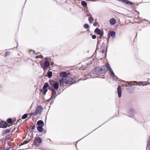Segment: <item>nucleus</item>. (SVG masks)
Segmentation results:
<instances>
[{"label":"nucleus","instance_id":"obj_14","mask_svg":"<svg viewBox=\"0 0 150 150\" xmlns=\"http://www.w3.org/2000/svg\"><path fill=\"white\" fill-rule=\"evenodd\" d=\"M37 125L38 126H42L43 127L44 125V122L41 120L38 121L37 122Z\"/></svg>","mask_w":150,"mask_h":150},{"label":"nucleus","instance_id":"obj_1","mask_svg":"<svg viewBox=\"0 0 150 150\" xmlns=\"http://www.w3.org/2000/svg\"><path fill=\"white\" fill-rule=\"evenodd\" d=\"M60 76L62 78V81L67 84L71 85L76 82L75 80L72 77H70L65 71H62L59 74Z\"/></svg>","mask_w":150,"mask_h":150},{"label":"nucleus","instance_id":"obj_11","mask_svg":"<svg viewBox=\"0 0 150 150\" xmlns=\"http://www.w3.org/2000/svg\"><path fill=\"white\" fill-rule=\"evenodd\" d=\"M118 97L120 98L122 96V87L120 85H119L117 88Z\"/></svg>","mask_w":150,"mask_h":150},{"label":"nucleus","instance_id":"obj_16","mask_svg":"<svg viewBox=\"0 0 150 150\" xmlns=\"http://www.w3.org/2000/svg\"><path fill=\"white\" fill-rule=\"evenodd\" d=\"M109 73L112 77H115L117 79L118 78V77L115 75L112 69L109 71Z\"/></svg>","mask_w":150,"mask_h":150},{"label":"nucleus","instance_id":"obj_12","mask_svg":"<svg viewBox=\"0 0 150 150\" xmlns=\"http://www.w3.org/2000/svg\"><path fill=\"white\" fill-rule=\"evenodd\" d=\"M94 32L99 35H101L103 34V32L98 28H96L95 29Z\"/></svg>","mask_w":150,"mask_h":150},{"label":"nucleus","instance_id":"obj_62","mask_svg":"<svg viewBox=\"0 0 150 150\" xmlns=\"http://www.w3.org/2000/svg\"><path fill=\"white\" fill-rule=\"evenodd\" d=\"M82 139H83V138H82L80 140Z\"/></svg>","mask_w":150,"mask_h":150},{"label":"nucleus","instance_id":"obj_15","mask_svg":"<svg viewBox=\"0 0 150 150\" xmlns=\"http://www.w3.org/2000/svg\"><path fill=\"white\" fill-rule=\"evenodd\" d=\"M50 87H52V86H50L49 84L47 82L45 83L42 87V89H44V88H48V89L49 90Z\"/></svg>","mask_w":150,"mask_h":150},{"label":"nucleus","instance_id":"obj_17","mask_svg":"<svg viewBox=\"0 0 150 150\" xmlns=\"http://www.w3.org/2000/svg\"><path fill=\"white\" fill-rule=\"evenodd\" d=\"M42 109V106L41 105H40L37 107L35 110V111L39 114L41 112Z\"/></svg>","mask_w":150,"mask_h":150},{"label":"nucleus","instance_id":"obj_49","mask_svg":"<svg viewBox=\"0 0 150 150\" xmlns=\"http://www.w3.org/2000/svg\"><path fill=\"white\" fill-rule=\"evenodd\" d=\"M32 127V126H29V127H28V129H29V128H30V127Z\"/></svg>","mask_w":150,"mask_h":150},{"label":"nucleus","instance_id":"obj_50","mask_svg":"<svg viewBox=\"0 0 150 150\" xmlns=\"http://www.w3.org/2000/svg\"><path fill=\"white\" fill-rule=\"evenodd\" d=\"M39 53V52H38V53H36L35 54H38Z\"/></svg>","mask_w":150,"mask_h":150},{"label":"nucleus","instance_id":"obj_30","mask_svg":"<svg viewBox=\"0 0 150 150\" xmlns=\"http://www.w3.org/2000/svg\"><path fill=\"white\" fill-rule=\"evenodd\" d=\"M28 115L27 113H25L22 116V119H26L28 117Z\"/></svg>","mask_w":150,"mask_h":150},{"label":"nucleus","instance_id":"obj_27","mask_svg":"<svg viewBox=\"0 0 150 150\" xmlns=\"http://www.w3.org/2000/svg\"><path fill=\"white\" fill-rule=\"evenodd\" d=\"M116 33L114 31H112L110 34V35L112 38H115V36Z\"/></svg>","mask_w":150,"mask_h":150},{"label":"nucleus","instance_id":"obj_38","mask_svg":"<svg viewBox=\"0 0 150 150\" xmlns=\"http://www.w3.org/2000/svg\"><path fill=\"white\" fill-rule=\"evenodd\" d=\"M103 38H105L106 40H107V44H108V42H109V38H110V37H108V38H106V37H105L104 38L103 37Z\"/></svg>","mask_w":150,"mask_h":150},{"label":"nucleus","instance_id":"obj_54","mask_svg":"<svg viewBox=\"0 0 150 150\" xmlns=\"http://www.w3.org/2000/svg\"><path fill=\"white\" fill-rule=\"evenodd\" d=\"M92 132H93V131H92V132H91L90 133H92Z\"/></svg>","mask_w":150,"mask_h":150},{"label":"nucleus","instance_id":"obj_55","mask_svg":"<svg viewBox=\"0 0 150 150\" xmlns=\"http://www.w3.org/2000/svg\"><path fill=\"white\" fill-rule=\"evenodd\" d=\"M92 132H93V131H92V132H91L90 133H92Z\"/></svg>","mask_w":150,"mask_h":150},{"label":"nucleus","instance_id":"obj_6","mask_svg":"<svg viewBox=\"0 0 150 150\" xmlns=\"http://www.w3.org/2000/svg\"><path fill=\"white\" fill-rule=\"evenodd\" d=\"M49 82H50L51 83H52L53 85H54V84L56 83L57 85H58V88H59V85L60 87H61L62 86L63 87V85L64 84V82L62 81H62H54L53 80H50L49 81Z\"/></svg>","mask_w":150,"mask_h":150},{"label":"nucleus","instance_id":"obj_23","mask_svg":"<svg viewBox=\"0 0 150 150\" xmlns=\"http://www.w3.org/2000/svg\"><path fill=\"white\" fill-rule=\"evenodd\" d=\"M136 112L135 110L132 109H130L129 110V113L132 115H134L135 113Z\"/></svg>","mask_w":150,"mask_h":150},{"label":"nucleus","instance_id":"obj_60","mask_svg":"<svg viewBox=\"0 0 150 150\" xmlns=\"http://www.w3.org/2000/svg\"><path fill=\"white\" fill-rule=\"evenodd\" d=\"M96 129H95V130H93V131H95V130H96Z\"/></svg>","mask_w":150,"mask_h":150},{"label":"nucleus","instance_id":"obj_21","mask_svg":"<svg viewBox=\"0 0 150 150\" xmlns=\"http://www.w3.org/2000/svg\"><path fill=\"white\" fill-rule=\"evenodd\" d=\"M43 127L42 126H38L36 127L37 130L40 132H42L43 131Z\"/></svg>","mask_w":150,"mask_h":150},{"label":"nucleus","instance_id":"obj_37","mask_svg":"<svg viewBox=\"0 0 150 150\" xmlns=\"http://www.w3.org/2000/svg\"><path fill=\"white\" fill-rule=\"evenodd\" d=\"M98 24V22L95 21V22H94L93 23V25L94 26H96Z\"/></svg>","mask_w":150,"mask_h":150},{"label":"nucleus","instance_id":"obj_43","mask_svg":"<svg viewBox=\"0 0 150 150\" xmlns=\"http://www.w3.org/2000/svg\"><path fill=\"white\" fill-rule=\"evenodd\" d=\"M98 45H97L96 49V51H97V50H98Z\"/></svg>","mask_w":150,"mask_h":150},{"label":"nucleus","instance_id":"obj_9","mask_svg":"<svg viewBox=\"0 0 150 150\" xmlns=\"http://www.w3.org/2000/svg\"><path fill=\"white\" fill-rule=\"evenodd\" d=\"M105 45L106 43L105 42H103L101 44V47L100 48L101 49H105V56L106 57L107 55V53L108 51V47L109 46V45H108L107 47H105Z\"/></svg>","mask_w":150,"mask_h":150},{"label":"nucleus","instance_id":"obj_48","mask_svg":"<svg viewBox=\"0 0 150 150\" xmlns=\"http://www.w3.org/2000/svg\"><path fill=\"white\" fill-rule=\"evenodd\" d=\"M33 52L34 54H35L36 53V52H35V51L34 50H33Z\"/></svg>","mask_w":150,"mask_h":150},{"label":"nucleus","instance_id":"obj_10","mask_svg":"<svg viewBox=\"0 0 150 150\" xmlns=\"http://www.w3.org/2000/svg\"><path fill=\"white\" fill-rule=\"evenodd\" d=\"M121 1L122 2L125 3L126 4H129L132 8L134 7L133 3L128 0H121Z\"/></svg>","mask_w":150,"mask_h":150},{"label":"nucleus","instance_id":"obj_4","mask_svg":"<svg viewBox=\"0 0 150 150\" xmlns=\"http://www.w3.org/2000/svg\"><path fill=\"white\" fill-rule=\"evenodd\" d=\"M42 140L41 138L39 137H36L35 138L33 142L34 145L35 146V149H41L39 145L42 142Z\"/></svg>","mask_w":150,"mask_h":150},{"label":"nucleus","instance_id":"obj_34","mask_svg":"<svg viewBox=\"0 0 150 150\" xmlns=\"http://www.w3.org/2000/svg\"><path fill=\"white\" fill-rule=\"evenodd\" d=\"M32 126V131H31V132H32L33 133V130H34L35 129V123L34 124H33V126Z\"/></svg>","mask_w":150,"mask_h":150},{"label":"nucleus","instance_id":"obj_18","mask_svg":"<svg viewBox=\"0 0 150 150\" xmlns=\"http://www.w3.org/2000/svg\"><path fill=\"white\" fill-rule=\"evenodd\" d=\"M50 61H46L44 62V64L46 67L49 68L50 67Z\"/></svg>","mask_w":150,"mask_h":150},{"label":"nucleus","instance_id":"obj_40","mask_svg":"<svg viewBox=\"0 0 150 150\" xmlns=\"http://www.w3.org/2000/svg\"><path fill=\"white\" fill-rule=\"evenodd\" d=\"M112 117H110L109 118L108 120L106 121L105 122L103 123L102 125H101L100 126L98 127H100L102 125L104 124L105 122H108V120H111L112 119Z\"/></svg>","mask_w":150,"mask_h":150},{"label":"nucleus","instance_id":"obj_58","mask_svg":"<svg viewBox=\"0 0 150 150\" xmlns=\"http://www.w3.org/2000/svg\"><path fill=\"white\" fill-rule=\"evenodd\" d=\"M92 132H93V131H92V132H91L90 133H92Z\"/></svg>","mask_w":150,"mask_h":150},{"label":"nucleus","instance_id":"obj_29","mask_svg":"<svg viewBox=\"0 0 150 150\" xmlns=\"http://www.w3.org/2000/svg\"><path fill=\"white\" fill-rule=\"evenodd\" d=\"M149 139L147 142V147H148L149 149L150 150V137H149Z\"/></svg>","mask_w":150,"mask_h":150},{"label":"nucleus","instance_id":"obj_57","mask_svg":"<svg viewBox=\"0 0 150 150\" xmlns=\"http://www.w3.org/2000/svg\"><path fill=\"white\" fill-rule=\"evenodd\" d=\"M92 132H93V131H92V132H91L90 133H92Z\"/></svg>","mask_w":150,"mask_h":150},{"label":"nucleus","instance_id":"obj_41","mask_svg":"<svg viewBox=\"0 0 150 150\" xmlns=\"http://www.w3.org/2000/svg\"><path fill=\"white\" fill-rule=\"evenodd\" d=\"M102 49V50H101V52L103 54L105 52V49Z\"/></svg>","mask_w":150,"mask_h":150},{"label":"nucleus","instance_id":"obj_26","mask_svg":"<svg viewBox=\"0 0 150 150\" xmlns=\"http://www.w3.org/2000/svg\"><path fill=\"white\" fill-rule=\"evenodd\" d=\"M6 122L9 124H11L14 122V121L13 122V120L12 118H9L6 120Z\"/></svg>","mask_w":150,"mask_h":150},{"label":"nucleus","instance_id":"obj_28","mask_svg":"<svg viewBox=\"0 0 150 150\" xmlns=\"http://www.w3.org/2000/svg\"><path fill=\"white\" fill-rule=\"evenodd\" d=\"M11 134H9L7 136L5 137L4 138L5 140V144H6V141L7 140H8L11 137Z\"/></svg>","mask_w":150,"mask_h":150},{"label":"nucleus","instance_id":"obj_46","mask_svg":"<svg viewBox=\"0 0 150 150\" xmlns=\"http://www.w3.org/2000/svg\"><path fill=\"white\" fill-rule=\"evenodd\" d=\"M51 99H50V98L49 99L47 100V101L48 102H49V101H50V100Z\"/></svg>","mask_w":150,"mask_h":150},{"label":"nucleus","instance_id":"obj_47","mask_svg":"<svg viewBox=\"0 0 150 150\" xmlns=\"http://www.w3.org/2000/svg\"><path fill=\"white\" fill-rule=\"evenodd\" d=\"M17 46L16 47V48H18V42H17Z\"/></svg>","mask_w":150,"mask_h":150},{"label":"nucleus","instance_id":"obj_13","mask_svg":"<svg viewBox=\"0 0 150 150\" xmlns=\"http://www.w3.org/2000/svg\"><path fill=\"white\" fill-rule=\"evenodd\" d=\"M87 16H89L88 20L91 23H92L93 21L94 18L92 17L91 14L89 13L88 14H87Z\"/></svg>","mask_w":150,"mask_h":150},{"label":"nucleus","instance_id":"obj_20","mask_svg":"<svg viewBox=\"0 0 150 150\" xmlns=\"http://www.w3.org/2000/svg\"><path fill=\"white\" fill-rule=\"evenodd\" d=\"M116 23V20L115 18H112L110 19V23L111 25H114Z\"/></svg>","mask_w":150,"mask_h":150},{"label":"nucleus","instance_id":"obj_32","mask_svg":"<svg viewBox=\"0 0 150 150\" xmlns=\"http://www.w3.org/2000/svg\"><path fill=\"white\" fill-rule=\"evenodd\" d=\"M81 4L85 6H87V3L85 1H81Z\"/></svg>","mask_w":150,"mask_h":150},{"label":"nucleus","instance_id":"obj_53","mask_svg":"<svg viewBox=\"0 0 150 150\" xmlns=\"http://www.w3.org/2000/svg\"><path fill=\"white\" fill-rule=\"evenodd\" d=\"M133 86V85H131V87H132V86Z\"/></svg>","mask_w":150,"mask_h":150},{"label":"nucleus","instance_id":"obj_2","mask_svg":"<svg viewBox=\"0 0 150 150\" xmlns=\"http://www.w3.org/2000/svg\"><path fill=\"white\" fill-rule=\"evenodd\" d=\"M107 70L105 69V65L102 66H99L96 67L92 71V74L96 75H100L103 73H105Z\"/></svg>","mask_w":150,"mask_h":150},{"label":"nucleus","instance_id":"obj_22","mask_svg":"<svg viewBox=\"0 0 150 150\" xmlns=\"http://www.w3.org/2000/svg\"><path fill=\"white\" fill-rule=\"evenodd\" d=\"M47 76L49 79L51 78L52 77V71H48L47 72Z\"/></svg>","mask_w":150,"mask_h":150},{"label":"nucleus","instance_id":"obj_25","mask_svg":"<svg viewBox=\"0 0 150 150\" xmlns=\"http://www.w3.org/2000/svg\"><path fill=\"white\" fill-rule=\"evenodd\" d=\"M105 66V68L106 67L107 69V71H110L112 69L111 68L110 64L108 63H107L106 64Z\"/></svg>","mask_w":150,"mask_h":150},{"label":"nucleus","instance_id":"obj_35","mask_svg":"<svg viewBox=\"0 0 150 150\" xmlns=\"http://www.w3.org/2000/svg\"><path fill=\"white\" fill-rule=\"evenodd\" d=\"M10 53H11L10 52L7 51L5 53V54L4 55V56L5 57H6L8 55V54H10Z\"/></svg>","mask_w":150,"mask_h":150},{"label":"nucleus","instance_id":"obj_51","mask_svg":"<svg viewBox=\"0 0 150 150\" xmlns=\"http://www.w3.org/2000/svg\"><path fill=\"white\" fill-rule=\"evenodd\" d=\"M41 149L42 150H46V149H42H42Z\"/></svg>","mask_w":150,"mask_h":150},{"label":"nucleus","instance_id":"obj_45","mask_svg":"<svg viewBox=\"0 0 150 150\" xmlns=\"http://www.w3.org/2000/svg\"><path fill=\"white\" fill-rule=\"evenodd\" d=\"M43 132H44L45 133H46V130H45L43 129Z\"/></svg>","mask_w":150,"mask_h":150},{"label":"nucleus","instance_id":"obj_59","mask_svg":"<svg viewBox=\"0 0 150 150\" xmlns=\"http://www.w3.org/2000/svg\"><path fill=\"white\" fill-rule=\"evenodd\" d=\"M86 137V136H84V137H83V138H84V137Z\"/></svg>","mask_w":150,"mask_h":150},{"label":"nucleus","instance_id":"obj_63","mask_svg":"<svg viewBox=\"0 0 150 150\" xmlns=\"http://www.w3.org/2000/svg\"><path fill=\"white\" fill-rule=\"evenodd\" d=\"M82 139H83V138H82L80 140Z\"/></svg>","mask_w":150,"mask_h":150},{"label":"nucleus","instance_id":"obj_36","mask_svg":"<svg viewBox=\"0 0 150 150\" xmlns=\"http://www.w3.org/2000/svg\"><path fill=\"white\" fill-rule=\"evenodd\" d=\"M32 114L33 116H35L37 115L38 114V113L35 110V112H33Z\"/></svg>","mask_w":150,"mask_h":150},{"label":"nucleus","instance_id":"obj_56","mask_svg":"<svg viewBox=\"0 0 150 150\" xmlns=\"http://www.w3.org/2000/svg\"><path fill=\"white\" fill-rule=\"evenodd\" d=\"M92 132H93V131H92V132H91L90 133H92Z\"/></svg>","mask_w":150,"mask_h":150},{"label":"nucleus","instance_id":"obj_42","mask_svg":"<svg viewBox=\"0 0 150 150\" xmlns=\"http://www.w3.org/2000/svg\"><path fill=\"white\" fill-rule=\"evenodd\" d=\"M30 141H25L24 142H25V144H27Z\"/></svg>","mask_w":150,"mask_h":150},{"label":"nucleus","instance_id":"obj_19","mask_svg":"<svg viewBox=\"0 0 150 150\" xmlns=\"http://www.w3.org/2000/svg\"><path fill=\"white\" fill-rule=\"evenodd\" d=\"M11 130V129H6L5 130H3L2 134L3 135H4L5 134H6L8 133H9L10 132Z\"/></svg>","mask_w":150,"mask_h":150},{"label":"nucleus","instance_id":"obj_3","mask_svg":"<svg viewBox=\"0 0 150 150\" xmlns=\"http://www.w3.org/2000/svg\"><path fill=\"white\" fill-rule=\"evenodd\" d=\"M50 85L52 86V87H50L49 90L51 91V96L50 97V99H53L55 98H56L57 95V93L56 91H57L58 90V86L56 83H55L53 85L52 83L49 81Z\"/></svg>","mask_w":150,"mask_h":150},{"label":"nucleus","instance_id":"obj_5","mask_svg":"<svg viewBox=\"0 0 150 150\" xmlns=\"http://www.w3.org/2000/svg\"><path fill=\"white\" fill-rule=\"evenodd\" d=\"M131 83H135L137 85L139 86H146L149 84V83L148 81H131Z\"/></svg>","mask_w":150,"mask_h":150},{"label":"nucleus","instance_id":"obj_44","mask_svg":"<svg viewBox=\"0 0 150 150\" xmlns=\"http://www.w3.org/2000/svg\"><path fill=\"white\" fill-rule=\"evenodd\" d=\"M100 43V42L99 41H98L97 42V45H98Z\"/></svg>","mask_w":150,"mask_h":150},{"label":"nucleus","instance_id":"obj_64","mask_svg":"<svg viewBox=\"0 0 150 150\" xmlns=\"http://www.w3.org/2000/svg\"><path fill=\"white\" fill-rule=\"evenodd\" d=\"M60 93H58V94H60Z\"/></svg>","mask_w":150,"mask_h":150},{"label":"nucleus","instance_id":"obj_39","mask_svg":"<svg viewBox=\"0 0 150 150\" xmlns=\"http://www.w3.org/2000/svg\"><path fill=\"white\" fill-rule=\"evenodd\" d=\"M92 38L93 39H95L96 38V36L95 35H92Z\"/></svg>","mask_w":150,"mask_h":150},{"label":"nucleus","instance_id":"obj_8","mask_svg":"<svg viewBox=\"0 0 150 150\" xmlns=\"http://www.w3.org/2000/svg\"><path fill=\"white\" fill-rule=\"evenodd\" d=\"M8 127L7 122L3 120H1L0 122V128H6Z\"/></svg>","mask_w":150,"mask_h":150},{"label":"nucleus","instance_id":"obj_52","mask_svg":"<svg viewBox=\"0 0 150 150\" xmlns=\"http://www.w3.org/2000/svg\"><path fill=\"white\" fill-rule=\"evenodd\" d=\"M47 58H48L47 57H45V59H47Z\"/></svg>","mask_w":150,"mask_h":150},{"label":"nucleus","instance_id":"obj_7","mask_svg":"<svg viewBox=\"0 0 150 150\" xmlns=\"http://www.w3.org/2000/svg\"><path fill=\"white\" fill-rule=\"evenodd\" d=\"M93 61H91L90 62L83 64H82L80 68H81V69H87L89 66H90L92 64Z\"/></svg>","mask_w":150,"mask_h":150},{"label":"nucleus","instance_id":"obj_61","mask_svg":"<svg viewBox=\"0 0 150 150\" xmlns=\"http://www.w3.org/2000/svg\"><path fill=\"white\" fill-rule=\"evenodd\" d=\"M82 139H83V138H82L80 140Z\"/></svg>","mask_w":150,"mask_h":150},{"label":"nucleus","instance_id":"obj_31","mask_svg":"<svg viewBox=\"0 0 150 150\" xmlns=\"http://www.w3.org/2000/svg\"><path fill=\"white\" fill-rule=\"evenodd\" d=\"M83 27L85 29H88L89 27V26L88 24L87 23H85L83 25Z\"/></svg>","mask_w":150,"mask_h":150},{"label":"nucleus","instance_id":"obj_33","mask_svg":"<svg viewBox=\"0 0 150 150\" xmlns=\"http://www.w3.org/2000/svg\"><path fill=\"white\" fill-rule=\"evenodd\" d=\"M40 65L41 67L43 69H45V66L44 64V63H40Z\"/></svg>","mask_w":150,"mask_h":150},{"label":"nucleus","instance_id":"obj_24","mask_svg":"<svg viewBox=\"0 0 150 150\" xmlns=\"http://www.w3.org/2000/svg\"><path fill=\"white\" fill-rule=\"evenodd\" d=\"M39 91L40 92H42L43 94L44 95H45L46 93L48 91V89L47 88H44V89H40Z\"/></svg>","mask_w":150,"mask_h":150}]
</instances>
